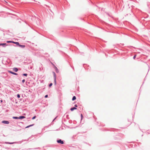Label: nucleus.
Returning a JSON list of instances; mask_svg holds the SVG:
<instances>
[{
  "label": "nucleus",
  "mask_w": 150,
  "mask_h": 150,
  "mask_svg": "<svg viewBox=\"0 0 150 150\" xmlns=\"http://www.w3.org/2000/svg\"><path fill=\"white\" fill-rule=\"evenodd\" d=\"M53 74H54V84H55V85H56V74L54 72H53Z\"/></svg>",
  "instance_id": "f257e3e1"
},
{
  "label": "nucleus",
  "mask_w": 150,
  "mask_h": 150,
  "mask_svg": "<svg viewBox=\"0 0 150 150\" xmlns=\"http://www.w3.org/2000/svg\"><path fill=\"white\" fill-rule=\"evenodd\" d=\"M57 142L58 143H60V144H63L64 143V142L61 139H59V140H57Z\"/></svg>",
  "instance_id": "f03ea898"
},
{
  "label": "nucleus",
  "mask_w": 150,
  "mask_h": 150,
  "mask_svg": "<svg viewBox=\"0 0 150 150\" xmlns=\"http://www.w3.org/2000/svg\"><path fill=\"white\" fill-rule=\"evenodd\" d=\"M2 123L5 124H8L9 122L7 121L4 120L2 121Z\"/></svg>",
  "instance_id": "7ed1b4c3"
},
{
  "label": "nucleus",
  "mask_w": 150,
  "mask_h": 150,
  "mask_svg": "<svg viewBox=\"0 0 150 150\" xmlns=\"http://www.w3.org/2000/svg\"><path fill=\"white\" fill-rule=\"evenodd\" d=\"M9 72L10 73L12 74H13L15 75H17L18 74L17 73H15L13 72H12L11 71H9Z\"/></svg>",
  "instance_id": "20e7f679"
},
{
  "label": "nucleus",
  "mask_w": 150,
  "mask_h": 150,
  "mask_svg": "<svg viewBox=\"0 0 150 150\" xmlns=\"http://www.w3.org/2000/svg\"><path fill=\"white\" fill-rule=\"evenodd\" d=\"M77 108H75V107H73V108H71V109H70V110H71V111H73V110H76V109Z\"/></svg>",
  "instance_id": "39448f33"
},
{
  "label": "nucleus",
  "mask_w": 150,
  "mask_h": 150,
  "mask_svg": "<svg viewBox=\"0 0 150 150\" xmlns=\"http://www.w3.org/2000/svg\"><path fill=\"white\" fill-rule=\"evenodd\" d=\"M13 70L15 72H17L18 71V69L17 68H14L13 69Z\"/></svg>",
  "instance_id": "423d86ee"
},
{
  "label": "nucleus",
  "mask_w": 150,
  "mask_h": 150,
  "mask_svg": "<svg viewBox=\"0 0 150 150\" xmlns=\"http://www.w3.org/2000/svg\"><path fill=\"white\" fill-rule=\"evenodd\" d=\"M19 46L23 48H24L25 47V45H20Z\"/></svg>",
  "instance_id": "0eeeda50"
},
{
  "label": "nucleus",
  "mask_w": 150,
  "mask_h": 150,
  "mask_svg": "<svg viewBox=\"0 0 150 150\" xmlns=\"http://www.w3.org/2000/svg\"><path fill=\"white\" fill-rule=\"evenodd\" d=\"M19 119H23L24 118H25V117L24 116H21L19 117Z\"/></svg>",
  "instance_id": "6e6552de"
},
{
  "label": "nucleus",
  "mask_w": 150,
  "mask_h": 150,
  "mask_svg": "<svg viewBox=\"0 0 150 150\" xmlns=\"http://www.w3.org/2000/svg\"><path fill=\"white\" fill-rule=\"evenodd\" d=\"M33 125H34V124H33V125H29L28 126H27L25 128H28V127H31L32 126H33Z\"/></svg>",
  "instance_id": "1a4fd4ad"
},
{
  "label": "nucleus",
  "mask_w": 150,
  "mask_h": 150,
  "mask_svg": "<svg viewBox=\"0 0 150 150\" xmlns=\"http://www.w3.org/2000/svg\"><path fill=\"white\" fill-rule=\"evenodd\" d=\"M13 118L14 119H19V117H13Z\"/></svg>",
  "instance_id": "9d476101"
},
{
  "label": "nucleus",
  "mask_w": 150,
  "mask_h": 150,
  "mask_svg": "<svg viewBox=\"0 0 150 150\" xmlns=\"http://www.w3.org/2000/svg\"><path fill=\"white\" fill-rule=\"evenodd\" d=\"M76 99V97L75 96H73V98H72V100H75V99Z\"/></svg>",
  "instance_id": "9b49d317"
},
{
  "label": "nucleus",
  "mask_w": 150,
  "mask_h": 150,
  "mask_svg": "<svg viewBox=\"0 0 150 150\" xmlns=\"http://www.w3.org/2000/svg\"><path fill=\"white\" fill-rule=\"evenodd\" d=\"M6 45V43L0 44V45Z\"/></svg>",
  "instance_id": "f8f14e48"
},
{
  "label": "nucleus",
  "mask_w": 150,
  "mask_h": 150,
  "mask_svg": "<svg viewBox=\"0 0 150 150\" xmlns=\"http://www.w3.org/2000/svg\"><path fill=\"white\" fill-rule=\"evenodd\" d=\"M15 44H16L17 45H18V46H19V45H20L19 43L18 42H15Z\"/></svg>",
  "instance_id": "ddd939ff"
},
{
  "label": "nucleus",
  "mask_w": 150,
  "mask_h": 150,
  "mask_svg": "<svg viewBox=\"0 0 150 150\" xmlns=\"http://www.w3.org/2000/svg\"><path fill=\"white\" fill-rule=\"evenodd\" d=\"M52 83H50L49 84V87H51V86H52Z\"/></svg>",
  "instance_id": "4468645a"
},
{
  "label": "nucleus",
  "mask_w": 150,
  "mask_h": 150,
  "mask_svg": "<svg viewBox=\"0 0 150 150\" xmlns=\"http://www.w3.org/2000/svg\"><path fill=\"white\" fill-rule=\"evenodd\" d=\"M23 75L25 76H27L28 74H23Z\"/></svg>",
  "instance_id": "2eb2a0df"
},
{
  "label": "nucleus",
  "mask_w": 150,
  "mask_h": 150,
  "mask_svg": "<svg viewBox=\"0 0 150 150\" xmlns=\"http://www.w3.org/2000/svg\"><path fill=\"white\" fill-rule=\"evenodd\" d=\"M17 97L18 98H19L20 97V95L18 94L17 95Z\"/></svg>",
  "instance_id": "dca6fc26"
},
{
  "label": "nucleus",
  "mask_w": 150,
  "mask_h": 150,
  "mask_svg": "<svg viewBox=\"0 0 150 150\" xmlns=\"http://www.w3.org/2000/svg\"><path fill=\"white\" fill-rule=\"evenodd\" d=\"M7 43H11L12 42V41H7Z\"/></svg>",
  "instance_id": "f3484780"
},
{
  "label": "nucleus",
  "mask_w": 150,
  "mask_h": 150,
  "mask_svg": "<svg viewBox=\"0 0 150 150\" xmlns=\"http://www.w3.org/2000/svg\"><path fill=\"white\" fill-rule=\"evenodd\" d=\"M36 117L35 116L34 117H33L32 118V120H34V119H35V118H36Z\"/></svg>",
  "instance_id": "a211bd4d"
},
{
  "label": "nucleus",
  "mask_w": 150,
  "mask_h": 150,
  "mask_svg": "<svg viewBox=\"0 0 150 150\" xmlns=\"http://www.w3.org/2000/svg\"><path fill=\"white\" fill-rule=\"evenodd\" d=\"M136 55H134V57H133V59H135V58H136Z\"/></svg>",
  "instance_id": "6ab92c4d"
},
{
  "label": "nucleus",
  "mask_w": 150,
  "mask_h": 150,
  "mask_svg": "<svg viewBox=\"0 0 150 150\" xmlns=\"http://www.w3.org/2000/svg\"><path fill=\"white\" fill-rule=\"evenodd\" d=\"M25 79H23V80H22V82L23 83H24L25 82Z\"/></svg>",
  "instance_id": "aec40b11"
},
{
  "label": "nucleus",
  "mask_w": 150,
  "mask_h": 150,
  "mask_svg": "<svg viewBox=\"0 0 150 150\" xmlns=\"http://www.w3.org/2000/svg\"><path fill=\"white\" fill-rule=\"evenodd\" d=\"M81 119H82L83 118V115L82 114H81Z\"/></svg>",
  "instance_id": "412c9836"
},
{
  "label": "nucleus",
  "mask_w": 150,
  "mask_h": 150,
  "mask_svg": "<svg viewBox=\"0 0 150 150\" xmlns=\"http://www.w3.org/2000/svg\"><path fill=\"white\" fill-rule=\"evenodd\" d=\"M74 106H75V107H78V105L76 104Z\"/></svg>",
  "instance_id": "4be33fe9"
},
{
  "label": "nucleus",
  "mask_w": 150,
  "mask_h": 150,
  "mask_svg": "<svg viewBox=\"0 0 150 150\" xmlns=\"http://www.w3.org/2000/svg\"><path fill=\"white\" fill-rule=\"evenodd\" d=\"M48 97V95H46L45 96V98H47Z\"/></svg>",
  "instance_id": "5701e85b"
},
{
  "label": "nucleus",
  "mask_w": 150,
  "mask_h": 150,
  "mask_svg": "<svg viewBox=\"0 0 150 150\" xmlns=\"http://www.w3.org/2000/svg\"><path fill=\"white\" fill-rule=\"evenodd\" d=\"M15 42H13V41H12V42L11 43H15Z\"/></svg>",
  "instance_id": "b1692460"
}]
</instances>
